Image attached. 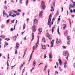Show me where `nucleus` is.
<instances>
[{"instance_id":"nucleus-1","label":"nucleus","mask_w":75,"mask_h":75,"mask_svg":"<svg viewBox=\"0 0 75 75\" xmlns=\"http://www.w3.org/2000/svg\"><path fill=\"white\" fill-rule=\"evenodd\" d=\"M63 54L64 57H66V56H67V57H66V58L67 59V61H68V57H69V53H68V52L67 51L65 52H63Z\"/></svg>"},{"instance_id":"nucleus-2","label":"nucleus","mask_w":75,"mask_h":75,"mask_svg":"<svg viewBox=\"0 0 75 75\" xmlns=\"http://www.w3.org/2000/svg\"><path fill=\"white\" fill-rule=\"evenodd\" d=\"M51 19L49 18V19L48 20L47 24L48 25H49L50 28H51V27L52 25L51 23Z\"/></svg>"},{"instance_id":"nucleus-3","label":"nucleus","mask_w":75,"mask_h":75,"mask_svg":"<svg viewBox=\"0 0 75 75\" xmlns=\"http://www.w3.org/2000/svg\"><path fill=\"white\" fill-rule=\"evenodd\" d=\"M41 6L42 7V9H43L44 10L45 9V8L46 7L45 6V3H44V2L42 1H41Z\"/></svg>"},{"instance_id":"nucleus-4","label":"nucleus","mask_w":75,"mask_h":75,"mask_svg":"<svg viewBox=\"0 0 75 75\" xmlns=\"http://www.w3.org/2000/svg\"><path fill=\"white\" fill-rule=\"evenodd\" d=\"M38 41L37 42V43H36V46H35V48H37V47H38L39 44V42H40V41L39 40V38H40V37L38 36Z\"/></svg>"},{"instance_id":"nucleus-5","label":"nucleus","mask_w":75,"mask_h":75,"mask_svg":"<svg viewBox=\"0 0 75 75\" xmlns=\"http://www.w3.org/2000/svg\"><path fill=\"white\" fill-rule=\"evenodd\" d=\"M42 11H41L39 13V17L40 18H42Z\"/></svg>"},{"instance_id":"nucleus-6","label":"nucleus","mask_w":75,"mask_h":75,"mask_svg":"<svg viewBox=\"0 0 75 75\" xmlns=\"http://www.w3.org/2000/svg\"><path fill=\"white\" fill-rule=\"evenodd\" d=\"M54 40H52V41L51 42V44L52 45L50 46V47H51V48L53 47L54 46Z\"/></svg>"},{"instance_id":"nucleus-7","label":"nucleus","mask_w":75,"mask_h":75,"mask_svg":"<svg viewBox=\"0 0 75 75\" xmlns=\"http://www.w3.org/2000/svg\"><path fill=\"white\" fill-rule=\"evenodd\" d=\"M49 58L50 59H52V53L50 52L49 54Z\"/></svg>"},{"instance_id":"nucleus-8","label":"nucleus","mask_w":75,"mask_h":75,"mask_svg":"<svg viewBox=\"0 0 75 75\" xmlns=\"http://www.w3.org/2000/svg\"><path fill=\"white\" fill-rule=\"evenodd\" d=\"M38 31H39V33H38V34H40L41 33V32H42V28H39L38 30Z\"/></svg>"},{"instance_id":"nucleus-9","label":"nucleus","mask_w":75,"mask_h":75,"mask_svg":"<svg viewBox=\"0 0 75 75\" xmlns=\"http://www.w3.org/2000/svg\"><path fill=\"white\" fill-rule=\"evenodd\" d=\"M37 23H38V21L37 19H35L34 20V23L33 24H37Z\"/></svg>"},{"instance_id":"nucleus-10","label":"nucleus","mask_w":75,"mask_h":75,"mask_svg":"<svg viewBox=\"0 0 75 75\" xmlns=\"http://www.w3.org/2000/svg\"><path fill=\"white\" fill-rule=\"evenodd\" d=\"M16 49H18V47H19V44L18 43H16Z\"/></svg>"},{"instance_id":"nucleus-11","label":"nucleus","mask_w":75,"mask_h":75,"mask_svg":"<svg viewBox=\"0 0 75 75\" xmlns=\"http://www.w3.org/2000/svg\"><path fill=\"white\" fill-rule=\"evenodd\" d=\"M42 42H43L44 43H45V42H46V41H45V37H43L42 38Z\"/></svg>"},{"instance_id":"nucleus-12","label":"nucleus","mask_w":75,"mask_h":75,"mask_svg":"<svg viewBox=\"0 0 75 75\" xmlns=\"http://www.w3.org/2000/svg\"><path fill=\"white\" fill-rule=\"evenodd\" d=\"M56 39H57V41H56L57 44H59V43L61 42V40L59 39V41H58V38H57Z\"/></svg>"},{"instance_id":"nucleus-13","label":"nucleus","mask_w":75,"mask_h":75,"mask_svg":"<svg viewBox=\"0 0 75 75\" xmlns=\"http://www.w3.org/2000/svg\"><path fill=\"white\" fill-rule=\"evenodd\" d=\"M32 38L31 40V41H33V40H34V33H32Z\"/></svg>"},{"instance_id":"nucleus-14","label":"nucleus","mask_w":75,"mask_h":75,"mask_svg":"<svg viewBox=\"0 0 75 75\" xmlns=\"http://www.w3.org/2000/svg\"><path fill=\"white\" fill-rule=\"evenodd\" d=\"M36 65V62L35 60H34L33 62V65L34 67H35V65Z\"/></svg>"},{"instance_id":"nucleus-15","label":"nucleus","mask_w":75,"mask_h":75,"mask_svg":"<svg viewBox=\"0 0 75 75\" xmlns=\"http://www.w3.org/2000/svg\"><path fill=\"white\" fill-rule=\"evenodd\" d=\"M58 61H59L60 65H61V64H62V61H61V59H59Z\"/></svg>"},{"instance_id":"nucleus-16","label":"nucleus","mask_w":75,"mask_h":75,"mask_svg":"<svg viewBox=\"0 0 75 75\" xmlns=\"http://www.w3.org/2000/svg\"><path fill=\"white\" fill-rule=\"evenodd\" d=\"M55 25L53 27H52V33H53L54 32V30L55 28Z\"/></svg>"},{"instance_id":"nucleus-17","label":"nucleus","mask_w":75,"mask_h":75,"mask_svg":"<svg viewBox=\"0 0 75 75\" xmlns=\"http://www.w3.org/2000/svg\"><path fill=\"white\" fill-rule=\"evenodd\" d=\"M47 37H48V38H49V39L50 40H52V37H51V36H50V35L48 36L47 35Z\"/></svg>"},{"instance_id":"nucleus-18","label":"nucleus","mask_w":75,"mask_h":75,"mask_svg":"<svg viewBox=\"0 0 75 75\" xmlns=\"http://www.w3.org/2000/svg\"><path fill=\"white\" fill-rule=\"evenodd\" d=\"M43 47H45V48H43V46H42V48L43 49V50H46V46L45 45H44Z\"/></svg>"},{"instance_id":"nucleus-19","label":"nucleus","mask_w":75,"mask_h":75,"mask_svg":"<svg viewBox=\"0 0 75 75\" xmlns=\"http://www.w3.org/2000/svg\"><path fill=\"white\" fill-rule=\"evenodd\" d=\"M16 27L15 26H14L13 29V28H12L11 29V31H13V30H15V28Z\"/></svg>"},{"instance_id":"nucleus-20","label":"nucleus","mask_w":75,"mask_h":75,"mask_svg":"<svg viewBox=\"0 0 75 75\" xmlns=\"http://www.w3.org/2000/svg\"><path fill=\"white\" fill-rule=\"evenodd\" d=\"M67 62H65L64 65V68H67Z\"/></svg>"},{"instance_id":"nucleus-21","label":"nucleus","mask_w":75,"mask_h":75,"mask_svg":"<svg viewBox=\"0 0 75 75\" xmlns=\"http://www.w3.org/2000/svg\"><path fill=\"white\" fill-rule=\"evenodd\" d=\"M57 32L60 35H61V34H60V33H59V27H58L57 28Z\"/></svg>"},{"instance_id":"nucleus-22","label":"nucleus","mask_w":75,"mask_h":75,"mask_svg":"<svg viewBox=\"0 0 75 75\" xmlns=\"http://www.w3.org/2000/svg\"><path fill=\"white\" fill-rule=\"evenodd\" d=\"M67 39L68 41H70V36H68L67 37Z\"/></svg>"},{"instance_id":"nucleus-23","label":"nucleus","mask_w":75,"mask_h":75,"mask_svg":"<svg viewBox=\"0 0 75 75\" xmlns=\"http://www.w3.org/2000/svg\"><path fill=\"white\" fill-rule=\"evenodd\" d=\"M51 9L52 10H51L50 11H54V8H53V7L51 6Z\"/></svg>"},{"instance_id":"nucleus-24","label":"nucleus","mask_w":75,"mask_h":75,"mask_svg":"<svg viewBox=\"0 0 75 75\" xmlns=\"http://www.w3.org/2000/svg\"><path fill=\"white\" fill-rule=\"evenodd\" d=\"M7 66L8 67L7 68V70H8V67L9 66V65L8 64V62H7Z\"/></svg>"},{"instance_id":"nucleus-25","label":"nucleus","mask_w":75,"mask_h":75,"mask_svg":"<svg viewBox=\"0 0 75 75\" xmlns=\"http://www.w3.org/2000/svg\"><path fill=\"white\" fill-rule=\"evenodd\" d=\"M26 6H27L28 4V0H27L26 1Z\"/></svg>"},{"instance_id":"nucleus-26","label":"nucleus","mask_w":75,"mask_h":75,"mask_svg":"<svg viewBox=\"0 0 75 75\" xmlns=\"http://www.w3.org/2000/svg\"><path fill=\"white\" fill-rule=\"evenodd\" d=\"M1 28H5V25H2L1 26Z\"/></svg>"},{"instance_id":"nucleus-27","label":"nucleus","mask_w":75,"mask_h":75,"mask_svg":"<svg viewBox=\"0 0 75 75\" xmlns=\"http://www.w3.org/2000/svg\"><path fill=\"white\" fill-rule=\"evenodd\" d=\"M13 39L14 40H15V41H16V39H17V36H15L13 37Z\"/></svg>"},{"instance_id":"nucleus-28","label":"nucleus","mask_w":75,"mask_h":75,"mask_svg":"<svg viewBox=\"0 0 75 75\" xmlns=\"http://www.w3.org/2000/svg\"><path fill=\"white\" fill-rule=\"evenodd\" d=\"M15 54H17V51L16 49L15 50Z\"/></svg>"},{"instance_id":"nucleus-29","label":"nucleus","mask_w":75,"mask_h":75,"mask_svg":"<svg viewBox=\"0 0 75 75\" xmlns=\"http://www.w3.org/2000/svg\"><path fill=\"white\" fill-rule=\"evenodd\" d=\"M7 45H8V44L7 43H6V44H5L4 45V47H7Z\"/></svg>"},{"instance_id":"nucleus-30","label":"nucleus","mask_w":75,"mask_h":75,"mask_svg":"<svg viewBox=\"0 0 75 75\" xmlns=\"http://www.w3.org/2000/svg\"><path fill=\"white\" fill-rule=\"evenodd\" d=\"M16 16V15L14 13H13L12 15V17H14Z\"/></svg>"},{"instance_id":"nucleus-31","label":"nucleus","mask_w":75,"mask_h":75,"mask_svg":"<svg viewBox=\"0 0 75 75\" xmlns=\"http://www.w3.org/2000/svg\"><path fill=\"white\" fill-rule=\"evenodd\" d=\"M25 28V24H24L23 26V30H24Z\"/></svg>"},{"instance_id":"nucleus-32","label":"nucleus","mask_w":75,"mask_h":75,"mask_svg":"<svg viewBox=\"0 0 75 75\" xmlns=\"http://www.w3.org/2000/svg\"><path fill=\"white\" fill-rule=\"evenodd\" d=\"M66 27H67V25H64V26L63 28L64 30H65Z\"/></svg>"},{"instance_id":"nucleus-33","label":"nucleus","mask_w":75,"mask_h":75,"mask_svg":"<svg viewBox=\"0 0 75 75\" xmlns=\"http://www.w3.org/2000/svg\"><path fill=\"white\" fill-rule=\"evenodd\" d=\"M32 30H33V32H35V31H36V30H35V28H32Z\"/></svg>"},{"instance_id":"nucleus-34","label":"nucleus","mask_w":75,"mask_h":75,"mask_svg":"<svg viewBox=\"0 0 75 75\" xmlns=\"http://www.w3.org/2000/svg\"><path fill=\"white\" fill-rule=\"evenodd\" d=\"M17 11L18 12H21V11L20 9H18L17 10Z\"/></svg>"},{"instance_id":"nucleus-35","label":"nucleus","mask_w":75,"mask_h":75,"mask_svg":"<svg viewBox=\"0 0 75 75\" xmlns=\"http://www.w3.org/2000/svg\"><path fill=\"white\" fill-rule=\"evenodd\" d=\"M67 31H66L64 33V35L65 36H66L67 35Z\"/></svg>"},{"instance_id":"nucleus-36","label":"nucleus","mask_w":75,"mask_h":75,"mask_svg":"<svg viewBox=\"0 0 75 75\" xmlns=\"http://www.w3.org/2000/svg\"><path fill=\"white\" fill-rule=\"evenodd\" d=\"M23 1V0H20L19 2L20 4H22V1Z\"/></svg>"},{"instance_id":"nucleus-37","label":"nucleus","mask_w":75,"mask_h":75,"mask_svg":"<svg viewBox=\"0 0 75 75\" xmlns=\"http://www.w3.org/2000/svg\"><path fill=\"white\" fill-rule=\"evenodd\" d=\"M33 69H34V67H33L31 70H30V72H32Z\"/></svg>"},{"instance_id":"nucleus-38","label":"nucleus","mask_w":75,"mask_h":75,"mask_svg":"<svg viewBox=\"0 0 75 75\" xmlns=\"http://www.w3.org/2000/svg\"><path fill=\"white\" fill-rule=\"evenodd\" d=\"M4 8L5 10H7V7L5 6L4 7Z\"/></svg>"},{"instance_id":"nucleus-39","label":"nucleus","mask_w":75,"mask_h":75,"mask_svg":"<svg viewBox=\"0 0 75 75\" xmlns=\"http://www.w3.org/2000/svg\"><path fill=\"white\" fill-rule=\"evenodd\" d=\"M47 58V56H46V54H45L44 59H45V58Z\"/></svg>"},{"instance_id":"nucleus-40","label":"nucleus","mask_w":75,"mask_h":75,"mask_svg":"<svg viewBox=\"0 0 75 75\" xmlns=\"http://www.w3.org/2000/svg\"><path fill=\"white\" fill-rule=\"evenodd\" d=\"M51 15H52V14L51 13L49 16V19H50L49 18H50V17L51 18V17H52V16H51Z\"/></svg>"},{"instance_id":"nucleus-41","label":"nucleus","mask_w":75,"mask_h":75,"mask_svg":"<svg viewBox=\"0 0 75 75\" xmlns=\"http://www.w3.org/2000/svg\"><path fill=\"white\" fill-rule=\"evenodd\" d=\"M7 40V41H9V40H10V39L9 38H6L5 39V40Z\"/></svg>"},{"instance_id":"nucleus-42","label":"nucleus","mask_w":75,"mask_h":75,"mask_svg":"<svg viewBox=\"0 0 75 75\" xmlns=\"http://www.w3.org/2000/svg\"><path fill=\"white\" fill-rule=\"evenodd\" d=\"M9 21H10V20H9V19L8 20L6 21V23L7 24V23H8V22H9Z\"/></svg>"},{"instance_id":"nucleus-43","label":"nucleus","mask_w":75,"mask_h":75,"mask_svg":"<svg viewBox=\"0 0 75 75\" xmlns=\"http://www.w3.org/2000/svg\"><path fill=\"white\" fill-rule=\"evenodd\" d=\"M31 58H32V57H31V56L30 57L29 59L28 60V61H30V60L31 59Z\"/></svg>"},{"instance_id":"nucleus-44","label":"nucleus","mask_w":75,"mask_h":75,"mask_svg":"<svg viewBox=\"0 0 75 75\" xmlns=\"http://www.w3.org/2000/svg\"><path fill=\"white\" fill-rule=\"evenodd\" d=\"M3 14H4L5 16H6L7 15V13H4Z\"/></svg>"},{"instance_id":"nucleus-45","label":"nucleus","mask_w":75,"mask_h":75,"mask_svg":"<svg viewBox=\"0 0 75 75\" xmlns=\"http://www.w3.org/2000/svg\"><path fill=\"white\" fill-rule=\"evenodd\" d=\"M9 13V14H13V12L11 11H10Z\"/></svg>"},{"instance_id":"nucleus-46","label":"nucleus","mask_w":75,"mask_h":75,"mask_svg":"<svg viewBox=\"0 0 75 75\" xmlns=\"http://www.w3.org/2000/svg\"><path fill=\"white\" fill-rule=\"evenodd\" d=\"M16 65H15L13 66H11V69H13V67H15L16 66Z\"/></svg>"},{"instance_id":"nucleus-47","label":"nucleus","mask_w":75,"mask_h":75,"mask_svg":"<svg viewBox=\"0 0 75 75\" xmlns=\"http://www.w3.org/2000/svg\"><path fill=\"white\" fill-rule=\"evenodd\" d=\"M60 20H61V18H58V21H60Z\"/></svg>"},{"instance_id":"nucleus-48","label":"nucleus","mask_w":75,"mask_h":75,"mask_svg":"<svg viewBox=\"0 0 75 75\" xmlns=\"http://www.w3.org/2000/svg\"><path fill=\"white\" fill-rule=\"evenodd\" d=\"M26 38H27V37L25 36L24 38L23 39V40H26Z\"/></svg>"},{"instance_id":"nucleus-49","label":"nucleus","mask_w":75,"mask_h":75,"mask_svg":"<svg viewBox=\"0 0 75 75\" xmlns=\"http://www.w3.org/2000/svg\"><path fill=\"white\" fill-rule=\"evenodd\" d=\"M43 64V63H41L39 64V65H38V66H40V65H42V64Z\"/></svg>"},{"instance_id":"nucleus-50","label":"nucleus","mask_w":75,"mask_h":75,"mask_svg":"<svg viewBox=\"0 0 75 75\" xmlns=\"http://www.w3.org/2000/svg\"><path fill=\"white\" fill-rule=\"evenodd\" d=\"M72 4H70L69 5V7H71L72 8Z\"/></svg>"},{"instance_id":"nucleus-51","label":"nucleus","mask_w":75,"mask_h":75,"mask_svg":"<svg viewBox=\"0 0 75 75\" xmlns=\"http://www.w3.org/2000/svg\"><path fill=\"white\" fill-rule=\"evenodd\" d=\"M0 37H1L2 38H4L5 37H4V36H3V35H1V36H0Z\"/></svg>"},{"instance_id":"nucleus-52","label":"nucleus","mask_w":75,"mask_h":75,"mask_svg":"<svg viewBox=\"0 0 75 75\" xmlns=\"http://www.w3.org/2000/svg\"><path fill=\"white\" fill-rule=\"evenodd\" d=\"M15 20H13V21H11V22H12V23H14V21Z\"/></svg>"},{"instance_id":"nucleus-53","label":"nucleus","mask_w":75,"mask_h":75,"mask_svg":"<svg viewBox=\"0 0 75 75\" xmlns=\"http://www.w3.org/2000/svg\"><path fill=\"white\" fill-rule=\"evenodd\" d=\"M13 12H14V13H17V11H13Z\"/></svg>"},{"instance_id":"nucleus-54","label":"nucleus","mask_w":75,"mask_h":75,"mask_svg":"<svg viewBox=\"0 0 75 75\" xmlns=\"http://www.w3.org/2000/svg\"><path fill=\"white\" fill-rule=\"evenodd\" d=\"M55 74H58V72L57 71H55Z\"/></svg>"},{"instance_id":"nucleus-55","label":"nucleus","mask_w":75,"mask_h":75,"mask_svg":"<svg viewBox=\"0 0 75 75\" xmlns=\"http://www.w3.org/2000/svg\"><path fill=\"white\" fill-rule=\"evenodd\" d=\"M25 14V13H23V14H22V16H23V17H24V15Z\"/></svg>"},{"instance_id":"nucleus-56","label":"nucleus","mask_w":75,"mask_h":75,"mask_svg":"<svg viewBox=\"0 0 75 75\" xmlns=\"http://www.w3.org/2000/svg\"><path fill=\"white\" fill-rule=\"evenodd\" d=\"M58 11H59L58 10H57V15H58V14H59V13H58Z\"/></svg>"},{"instance_id":"nucleus-57","label":"nucleus","mask_w":75,"mask_h":75,"mask_svg":"<svg viewBox=\"0 0 75 75\" xmlns=\"http://www.w3.org/2000/svg\"><path fill=\"white\" fill-rule=\"evenodd\" d=\"M70 12L71 13H73V11L72 9H71Z\"/></svg>"},{"instance_id":"nucleus-58","label":"nucleus","mask_w":75,"mask_h":75,"mask_svg":"<svg viewBox=\"0 0 75 75\" xmlns=\"http://www.w3.org/2000/svg\"><path fill=\"white\" fill-rule=\"evenodd\" d=\"M35 25H34V26L32 28V29H33V28L35 29Z\"/></svg>"},{"instance_id":"nucleus-59","label":"nucleus","mask_w":75,"mask_h":75,"mask_svg":"<svg viewBox=\"0 0 75 75\" xmlns=\"http://www.w3.org/2000/svg\"><path fill=\"white\" fill-rule=\"evenodd\" d=\"M62 47L63 48H64V49H65V48H66V47H65L64 46H63Z\"/></svg>"},{"instance_id":"nucleus-60","label":"nucleus","mask_w":75,"mask_h":75,"mask_svg":"<svg viewBox=\"0 0 75 75\" xmlns=\"http://www.w3.org/2000/svg\"><path fill=\"white\" fill-rule=\"evenodd\" d=\"M9 16H10V17H11V16H12H12L13 15H12L11 14H9Z\"/></svg>"},{"instance_id":"nucleus-61","label":"nucleus","mask_w":75,"mask_h":75,"mask_svg":"<svg viewBox=\"0 0 75 75\" xmlns=\"http://www.w3.org/2000/svg\"><path fill=\"white\" fill-rule=\"evenodd\" d=\"M63 7H62V12L63 11Z\"/></svg>"},{"instance_id":"nucleus-62","label":"nucleus","mask_w":75,"mask_h":75,"mask_svg":"<svg viewBox=\"0 0 75 75\" xmlns=\"http://www.w3.org/2000/svg\"><path fill=\"white\" fill-rule=\"evenodd\" d=\"M73 5H74V6H75V2H73Z\"/></svg>"},{"instance_id":"nucleus-63","label":"nucleus","mask_w":75,"mask_h":75,"mask_svg":"<svg viewBox=\"0 0 75 75\" xmlns=\"http://www.w3.org/2000/svg\"><path fill=\"white\" fill-rule=\"evenodd\" d=\"M73 11V13H75V9H74Z\"/></svg>"},{"instance_id":"nucleus-64","label":"nucleus","mask_w":75,"mask_h":75,"mask_svg":"<svg viewBox=\"0 0 75 75\" xmlns=\"http://www.w3.org/2000/svg\"><path fill=\"white\" fill-rule=\"evenodd\" d=\"M74 68H75V63H74Z\"/></svg>"}]
</instances>
